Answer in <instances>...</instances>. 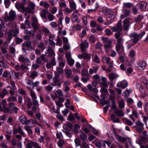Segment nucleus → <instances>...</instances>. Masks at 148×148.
Wrapping results in <instances>:
<instances>
[{
	"instance_id": "obj_1",
	"label": "nucleus",
	"mask_w": 148,
	"mask_h": 148,
	"mask_svg": "<svg viewBox=\"0 0 148 148\" xmlns=\"http://www.w3.org/2000/svg\"><path fill=\"white\" fill-rule=\"evenodd\" d=\"M16 16L15 11L11 10L9 12L8 15L5 13L4 16L3 17V18L5 22L8 21H12L15 19Z\"/></svg>"
},
{
	"instance_id": "obj_2",
	"label": "nucleus",
	"mask_w": 148,
	"mask_h": 148,
	"mask_svg": "<svg viewBox=\"0 0 148 148\" xmlns=\"http://www.w3.org/2000/svg\"><path fill=\"white\" fill-rule=\"evenodd\" d=\"M145 34V32H143L139 34H138L135 33H132L130 34V37L134 38L133 39V42L134 43H136L139 40L142 38Z\"/></svg>"
},
{
	"instance_id": "obj_3",
	"label": "nucleus",
	"mask_w": 148,
	"mask_h": 148,
	"mask_svg": "<svg viewBox=\"0 0 148 148\" xmlns=\"http://www.w3.org/2000/svg\"><path fill=\"white\" fill-rule=\"evenodd\" d=\"M32 19L33 22L31 23V25L35 30H38L40 25L38 23L37 18L36 17L33 16L32 17Z\"/></svg>"
},
{
	"instance_id": "obj_4",
	"label": "nucleus",
	"mask_w": 148,
	"mask_h": 148,
	"mask_svg": "<svg viewBox=\"0 0 148 148\" xmlns=\"http://www.w3.org/2000/svg\"><path fill=\"white\" fill-rule=\"evenodd\" d=\"M136 125L134 126V127H136L137 130L139 133H141L143 131L144 124L140 122L139 121H136Z\"/></svg>"
},
{
	"instance_id": "obj_5",
	"label": "nucleus",
	"mask_w": 148,
	"mask_h": 148,
	"mask_svg": "<svg viewBox=\"0 0 148 148\" xmlns=\"http://www.w3.org/2000/svg\"><path fill=\"white\" fill-rule=\"evenodd\" d=\"M28 5L26 8V12L28 13H32L34 9L35 5L33 2H30L28 3Z\"/></svg>"
},
{
	"instance_id": "obj_6",
	"label": "nucleus",
	"mask_w": 148,
	"mask_h": 148,
	"mask_svg": "<svg viewBox=\"0 0 148 148\" xmlns=\"http://www.w3.org/2000/svg\"><path fill=\"white\" fill-rule=\"evenodd\" d=\"M124 40L123 38L121 37V38L117 40V44L116 46V50H118L122 47H123V43Z\"/></svg>"
},
{
	"instance_id": "obj_7",
	"label": "nucleus",
	"mask_w": 148,
	"mask_h": 148,
	"mask_svg": "<svg viewBox=\"0 0 148 148\" xmlns=\"http://www.w3.org/2000/svg\"><path fill=\"white\" fill-rule=\"evenodd\" d=\"M122 12L123 14L121 15L120 17V18L121 19H124L130 15V11L125 8H123Z\"/></svg>"
},
{
	"instance_id": "obj_8",
	"label": "nucleus",
	"mask_w": 148,
	"mask_h": 148,
	"mask_svg": "<svg viewBox=\"0 0 148 148\" xmlns=\"http://www.w3.org/2000/svg\"><path fill=\"white\" fill-rule=\"evenodd\" d=\"M136 5L138 6V9H140L144 11L146 8L147 3L144 1H142L137 4Z\"/></svg>"
},
{
	"instance_id": "obj_9",
	"label": "nucleus",
	"mask_w": 148,
	"mask_h": 148,
	"mask_svg": "<svg viewBox=\"0 0 148 148\" xmlns=\"http://www.w3.org/2000/svg\"><path fill=\"white\" fill-rule=\"evenodd\" d=\"M88 47V43L86 40H85L80 45V47L81 51L83 52L85 51V49Z\"/></svg>"
},
{
	"instance_id": "obj_10",
	"label": "nucleus",
	"mask_w": 148,
	"mask_h": 148,
	"mask_svg": "<svg viewBox=\"0 0 148 148\" xmlns=\"http://www.w3.org/2000/svg\"><path fill=\"white\" fill-rule=\"evenodd\" d=\"M129 20L127 18H126L124 20L123 22V29L125 30H128L129 29L130 26L129 24Z\"/></svg>"
},
{
	"instance_id": "obj_11",
	"label": "nucleus",
	"mask_w": 148,
	"mask_h": 148,
	"mask_svg": "<svg viewBox=\"0 0 148 148\" xmlns=\"http://www.w3.org/2000/svg\"><path fill=\"white\" fill-rule=\"evenodd\" d=\"M146 64V63L145 61H140L138 62L136 66L139 69L141 68V70H143L145 68Z\"/></svg>"
},
{
	"instance_id": "obj_12",
	"label": "nucleus",
	"mask_w": 148,
	"mask_h": 148,
	"mask_svg": "<svg viewBox=\"0 0 148 148\" xmlns=\"http://www.w3.org/2000/svg\"><path fill=\"white\" fill-rule=\"evenodd\" d=\"M19 60L22 62L28 63V65H30L31 62L30 60L27 58H24L23 56L20 55L19 58Z\"/></svg>"
},
{
	"instance_id": "obj_13",
	"label": "nucleus",
	"mask_w": 148,
	"mask_h": 148,
	"mask_svg": "<svg viewBox=\"0 0 148 148\" xmlns=\"http://www.w3.org/2000/svg\"><path fill=\"white\" fill-rule=\"evenodd\" d=\"M114 113L117 116H123L124 115V113L122 110H114Z\"/></svg>"
},
{
	"instance_id": "obj_14",
	"label": "nucleus",
	"mask_w": 148,
	"mask_h": 148,
	"mask_svg": "<svg viewBox=\"0 0 148 148\" xmlns=\"http://www.w3.org/2000/svg\"><path fill=\"white\" fill-rule=\"evenodd\" d=\"M27 119L26 117L24 116H20L19 118V122L23 125L26 124L27 125Z\"/></svg>"
},
{
	"instance_id": "obj_15",
	"label": "nucleus",
	"mask_w": 148,
	"mask_h": 148,
	"mask_svg": "<svg viewBox=\"0 0 148 148\" xmlns=\"http://www.w3.org/2000/svg\"><path fill=\"white\" fill-rule=\"evenodd\" d=\"M53 82L52 83V85L53 86H57L60 87L61 85V84L60 83V81L58 79L55 78H53Z\"/></svg>"
},
{
	"instance_id": "obj_16",
	"label": "nucleus",
	"mask_w": 148,
	"mask_h": 148,
	"mask_svg": "<svg viewBox=\"0 0 148 148\" xmlns=\"http://www.w3.org/2000/svg\"><path fill=\"white\" fill-rule=\"evenodd\" d=\"M99 68V66L92 67V68L90 69L89 70V73L90 74H92L94 73H96Z\"/></svg>"
},
{
	"instance_id": "obj_17",
	"label": "nucleus",
	"mask_w": 148,
	"mask_h": 148,
	"mask_svg": "<svg viewBox=\"0 0 148 148\" xmlns=\"http://www.w3.org/2000/svg\"><path fill=\"white\" fill-rule=\"evenodd\" d=\"M115 136L116 138L119 142H123L125 141L126 140V138L123 137L116 134H115Z\"/></svg>"
},
{
	"instance_id": "obj_18",
	"label": "nucleus",
	"mask_w": 148,
	"mask_h": 148,
	"mask_svg": "<svg viewBox=\"0 0 148 148\" xmlns=\"http://www.w3.org/2000/svg\"><path fill=\"white\" fill-rule=\"evenodd\" d=\"M40 16L42 18H45L46 17V14L49 13V11L47 9L42 10L41 11Z\"/></svg>"
},
{
	"instance_id": "obj_19",
	"label": "nucleus",
	"mask_w": 148,
	"mask_h": 148,
	"mask_svg": "<svg viewBox=\"0 0 148 148\" xmlns=\"http://www.w3.org/2000/svg\"><path fill=\"white\" fill-rule=\"evenodd\" d=\"M37 123L36 121L33 119H30L27 121V125L29 127L34 126Z\"/></svg>"
},
{
	"instance_id": "obj_20",
	"label": "nucleus",
	"mask_w": 148,
	"mask_h": 148,
	"mask_svg": "<svg viewBox=\"0 0 148 148\" xmlns=\"http://www.w3.org/2000/svg\"><path fill=\"white\" fill-rule=\"evenodd\" d=\"M118 76L119 75L115 73H112L109 75V78L110 81L112 82L114 79H116Z\"/></svg>"
},
{
	"instance_id": "obj_21",
	"label": "nucleus",
	"mask_w": 148,
	"mask_h": 148,
	"mask_svg": "<svg viewBox=\"0 0 148 148\" xmlns=\"http://www.w3.org/2000/svg\"><path fill=\"white\" fill-rule=\"evenodd\" d=\"M121 25L122 24L121 21H119L117 24L116 25V29L117 30V32H120L123 29Z\"/></svg>"
},
{
	"instance_id": "obj_22",
	"label": "nucleus",
	"mask_w": 148,
	"mask_h": 148,
	"mask_svg": "<svg viewBox=\"0 0 148 148\" xmlns=\"http://www.w3.org/2000/svg\"><path fill=\"white\" fill-rule=\"evenodd\" d=\"M58 59L59 60L58 63L59 66L63 68L65 66V61L63 60L61 57H59L58 58Z\"/></svg>"
},
{
	"instance_id": "obj_23",
	"label": "nucleus",
	"mask_w": 148,
	"mask_h": 148,
	"mask_svg": "<svg viewBox=\"0 0 148 148\" xmlns=\"http://www.w3.org/2000/svg\"><path fill=\"white\" fill-rule=\"evenodd\" d=\"M140 81L141 82L145 84L146 88L148 89V80L145 77H142L140 78Z\"/></svg>"
},
{
	"instance_id": "obj_24",
	"label": "nucleus",
	"mask_w": 148,
	"mask_h": 148,
	"mask_svg": "<svg viewBox=\"0 0 148 148\" xmlns=\"http://www.w3.org/2000/svg\"><path fill=\"white\" fill-rule=\"evenodd\" d=\"M32 145L34 147L36 146V142H34L32 140H30L26 145V148H32Z\"/></svg>"
},
{
	"instance_id": "obj_25",
	"label": "nucleus",
	"mask_w": 148,
	"mask_h": 148,
	"mask_svg": "<svg viewBox=\"0 0 148 148\" xmlns=\"http://www.w3.org/2000/svg\"><path fill=\"white\" fill-rule=\"evenodd\" d=\"M19 27L16 26L14 30L12 31L11 33V34L13 36H16L19 33Z\"/></svg>"
},
{
	"instance_id": "obj_26",
	"label": "nucleus",
	"mask_w": 148,
	"mask_h": 148,
	"mask_svg": "<svg viewBox=\"0 0 148 148\" xmlns=\"http://www.w3.org/2000/svg\"><path fill=\"white\" fill-rule=\"evenodd\" d=\"M105 103L106 104V106L104 107L103 111L104 113H106L108 110V108L110 106V103L107 101H105Z\"/></svg>"
},
{
	"instance_id": "obj_27",
	"label": "nucleus",
	"mask_w": 148,
	"mask_h": 148,
	"mask_svg": "<svg viewBox=\"0 0 148 148\" xmlns=\"http://www.w3.org/2000/svg\"><path fill=\"white\" fill-rule=\"evenodd\" d=\"M143 18V16L142 15H139L134 18L135 21L136 23L140 22Z\"/></svg>"
},
{
	"instance_id": "obj_28",
	"label": "nucleus",
	"mask_w": 148,
	"mask_h": 148,
	"mask_svg": "<svg viewBox=\"0 0 148 148\" xmlns=\"http://www.w3.org/2000/svg\"><path fill=\"white\" fill-rule=\"evenodd\" d=\"M58 3L60 8H61L62 9L63 8H65L66 7V2L65 0L59 1Z\"/></svg>"
},
{
	"instance_id": "obj_29",
	"label": "nucleus",
	"mask_w": 148,
	"mask_h": 148,
	"mask_svg": "<svg viewBox=\"0 0 148 148\" xmlns=\"http://www.w3.org/2000/svg\"><path fill=\"white\" fill-rule=\"evenodd\" d=\"M40 5L47 8H49L50 6V5L48 3L42 1L40 2Z\"/></svg>"
},
{
	"instance_id": "obj_30",
	"label": "nucleus",
	"mask_w": 148,
	"mask_h": 148,
	"mask_svg": "<svg viewBox=\"0 0 148 148\" xmlns=\"http://www.w3.org/2000/svg\"><path fill=\"white\" fill-rule=\"evenodd\" d=\"M8 94V92L5 89H4L2 92L0 93V96L1 98H3L5 96Z\"/></svg>"
},
{
	"instance_id": "obj_31",
	"label": "nucleus",
	"mask_w": 148,
	"mask_h": 148,
	"mask_svg": "<svg viewBox=\"0 0 148 148\" xmlns=\"http://www.w3.org/2000/svg\"><path fill=\"white\" fill-rule=\"evenodd\" d=\"M65 73L66 75V77L67 78H72V72L71 70L67 69L66 70Z\"/></svg>"
},
{
	"instance_id": "obj_32",
	"label": "nucleus",
	"mask_w": 148,
	"mask_h": 148,
	"mask_svg": "<svg viewBox=\"0 0 148 148\" xmlns=\"http://www.w3.org/2000/svg\"><path fill=\"white\" fill-rule=\"evenodd\" d=\"M69 6L72 10H76L77 6L74 1L69 3Z\"/></svg>"
},
{
	"instance_id": "obj_33",
	"label": "nucleus",
	"mask_w": 148,
	"mask_h": 148,
	"mask_svg": "<svg viewBox=\"0 0 148 148\" xmlns=\"http://www.w3.org/2000/svg\"><path fill=\"white\" fill-rule=\"evenodd\" d=\"M81 74L83 76H87L88 74V71L85 69H82L81 70Z\"/></svg>"
},
{
	"instance_id": "obj_34",
	"label": "nucleus",
	"mask_w": 148,
	"mask_h": 148,
	"mask_svg": "<svg viewBox=\"0 0 148 148\" xmlns=\"http://www.w3.org/2000/svg\"><path fill=\"white\" fill-rule=\"evenodd\" d=\"M102 61L103 62H106L107 64L109 63L110 62V59L108 57L103 56L102 57Z\"/></svg>"
},
{
	"instance_id": "obj_35",
	"label": "nucleus",
	"mask_w": 148,
	"mask_h": 148,
	"mask_svg": "<svg viewBox=\"0 0 148 148\" xmlns=\"http://www.w3.org/2000/svg\"><path fill=\"white\" fill-rule=\"evenodd\" d=\"M74 142L75 144V146L76 147H78L79 146H81V145H80L81 143V141L79 138H76L74 140Z\"/></svg>"
},
{
	"instance_id": "obj_36",
	"label": "nucleus",
	"mask_w": 148,
	"mask_h": 148,
	"mask_svg": "<svg viewBox=\"0 0 148 148\" xmlns=\"http://www.w3.org/2000/svg\"><path fill=\"white\" fill-rule=\"evenodd\" d=\"M38 75L37 72L36 71H34L31 73L29 77L34 79L36 77L38 76Z\"/></svg>"
},
{
	"instance_id": "obj_37",
	"label": "nucleus",
	"mask_w": 148,
	"mask_h": 148,
	"mask_svg": "<svg viewBox=\"0 0 148 148\" xmlns=\"http://www.w3.org/2000/svg\"><path fill=\"white\" fill-rule=\"evenodd\" d=\"M112 42L111 40L109 41V42H107L106 43H105L104 45V47L106 49H107L110 48Z\"/></svg>"
},
{
	"instance_id": "obj_38",
	"label": "nucleus",
	"mask_w": 148,
	"mask_h": 148,
	"mask_svg": "<svg viewBox=\"0 0 148 148\" xmlns=\"http://www.w3.org/2000/svg\"><path fill=\"white\" fill-rule=\"evenodd\" d=\"M124 7L123 8H130L133 6V4L130 3H123Z\"/></svg>"
},
{
	"instance_id": "obj_39",
	"label": "nucleus",
	"mask_w": 148,
	"mask_h": 148,
	"mask_svg": "<svg viewBox=\"0 0 148 148\" xmlns=\"http://www.w3.org/2000/svg\"><path fill=\"white\" fill-rule=\"evenodd\" d=\"M56 44L57 45H59L60 46H61L62 45V41L60 38L58 36L57 37Z\"/></svg>"
},
{
	"instance_id": "obj_40",
	"label": "nucleus",
	"mask_w": 148,
	"mask_h": 148,
	"mask_svg": "<svg viewBox=\"0 0 148 148\" xmlns=\"http://www.w3.org/2000/svg\"><path fill=\"white\" fill-rule=\"evenodd\" d=\"M132 92V90H125L124 92V94L125 95L124 97L126 98H127L129 94L130 93Z\"/></svg>"
},
{
	"instance_id": "obj_41",
	"label": "nucleus",
	"mask_w": 148,
	"mask_h": 148,
	"mask_svg": "<svg viewBox=\"0 0 148 148\" xmlns=\"http://www.w3.org/2000/svg\"><path fill=\"white\" fill-rule=\"evenodd\" d=\"M78 13H77V12H73L71 17V21L73 20L74 19L77 17L78 16Z\"/></svg>"
},
{
	"instance_id": "obj_42",
	"label": "nucleus",
	"mask_w": 148,
	"mask_h": 148,
	"mask_svg": "<svg viewBox=\"0 0 148 148\" xmlns=\"http://www.w3.org/2000/svg\"><path fill=\"white\" fill-rule=\"evenodd\" d=\"M30 95L32 97V100H33L36 99L37 98V97L34 91L33 90H31L30 91Z\"/></svg>"
},
{
	"instance_id": "obj_43",
	"label": "nucleus",
	"mask_w": 148,
	"mask_h": 148,
	"mask_svg": "<svg viewBox=\"0 0 148 148\" xmlns=\"http://www.w3.org/2000/svg\"><path fill=\"white\" fill-rule=\"evenodd\" d=\"M7 100L9 102H10L11 101H16L17 99L16 97L11 96L8 98Z\"/></svg>"
},
{
	"instance_id": "obj_44",
	"label": "nucleus",
	"mask_w": 148,
	"mask_h": 148,
	"mask_svg": "<svg viewBox=\"0 0 148 148\" xmlns=\"http://www.w3.org/2000/svg\"><path fill=\"white\" fill-rule=\"evenodd\" d=\"M99 8L98 5V3L96 2V3L95 4V8L94 9H89L88 10H87V12L89 13H92L93 12V11H95V10L97 9V8Z\"/></svg>"
},
{
	"instance_id": "obj_45",
	"label": "nucleus",
	"mask_w": 148,
	"mask_h": 148,
	"mask_svg": "<svg viewBox=\"0 0 148 148\" xmlns=\"http://www.w3.org/2000/svg\"><path fill=\"white\" fill-rule=\"evenodd\" d=\"M119 55H121L124 53V49L123 47H121L119 50H116Z\"/></svg>"
},
{
	"instance_id": "obj_46",
	"label": "nucleus",
	"mask_w": 148,
	"mask_h": 148,
	"mask_svg": "<svg viewBox=\"0 0 148 148\" xmlns=\"http://www.w3.org/2000/svg\"><path fill=\"white\" fill-rule=\"evenodd\" d=\"M81 132L82 133V134L79 135L80 138L82 140H85L87 138V135L84 133L82 131Z\"/></svg>"
},
{
	"instance_id": "obj_47",
	"label": "nucleus",
	"mask_w": 148,
	"mask_h": 148,
	"mask_svg": "<svg viewBox=\"0 0 148 148\" xmlns=\"http://www.w3.org/2000/svg\"><path fill=\"white\" fill-rule=\"evenodd\" d=\"M23 45L28 48H29L31 46V42L30 41H28L26 42H25Z\"/></svg>"
},
{
	"instance_id": "obj_48",
	"label": "nucleus",
	"mask_w": 148,
	"mask_h": 148,
	"mask_svg": "<svg viewBox=\"0 0 148 148\" xmlns=\"http://www.w3.org/2000/svg\"><path fill=\"white\" fill-rule=\"evenodd\" d=\"M101 38L103 41V43H106L107 42H109V41L111 40L110 39H109L107 37H104L103 36H102L101 37Z\"/></svg>"
},
{
	"instance_id": "obj_49",
	"label": "nucleus",
	"mask_w": 148,
	"mask_h": 148,
	"mask_svg": "<svg viewBox=\"0 0 148 148\" xmlns=\"http://www.w3.org/2000/svg\"><path fill=\"white\" fill-rule=\"evenodd\" d=\"M26 83L27 84H28L29 86V87L28 86L27 88L29 89H30V86L32 85V84L33 83V81L31 79H26Z\"/></svg>"
},
{
	"instance_id": "obj_50",
	"label": "nucleus",
	"mask_w": 148,
	"mask_h": 148,
	"mask_svg": "<svg viewBox=\"0 0 148 148\" xmlns=\"http://www.w3.org/2000/svg\"><path fill=\"white\" fill-rule=\"evenodd\" d=\"M25 32L27 34L31 35L32 37L34 36L35 35V34L34 33L33 31H29L28 30H26L25 31Z\"/></svg>"
},
{
	"instance_id": "obj_51",
	"label": "nucleus",
	"mask_w": 148,
	"mask_h": 148,
	"mask_svg": "<svg viewBox=\"0 0 148 148\" xmlns=\"http://www.w3.org/2000/svg\"><path fill=\"white\" fill-rule=\"evenodd\" d=\"M124 102L123 100H121L119 101V107L120 108H123L125 107Z\"/></svg>"
},
{
	"instance_id": "obj_52",
	"label": "nucleus",
	"mask_w": 148,
	"mask_h": 148,
	"mask_svg": "<svg viewBox=\"0 0 148 148\" xmlns=\"http://www.w3.org/2000/svg\"><path fill=\"white\" fill-rule=\"evenodd\" d=\"M75 28H76V29L77 31L80 30L82 28V26L79 24H77L76 25H74L72 27V28L74 29Z\"/></svg>"
},
{
	"instance_id": "obj_53",
	"label": "nucleus",
	"mask_w": 148,
	"mask_h": 148,
	"mask_svg": "<svg viewBox=\"0 0 148 148\" xmlns=\"http://www.w3.org/2000/svg\"><path fill=\"white\" fill-rule=\"evenodd\" d=\"M89 40L90 42L92 43L95 42L96 41L95 38L93 35H91L89 38Z\"/></svg>"
},
{
	"instance_id": "obj_54",
	"label": "nucleus",
	"mask_w": 148,
	"mask_h": 148,
	"mask_svg": "<svg viewBox=\"0 0 148 148\" xmlns=\"http://www.w3.org/2000/svg\"><path fill=\"white\" fill-rule=\"evenodd\" d=\"M48 14L47 18L49 21H53L54 18V16L49 12Z\"/></svg>"
},
{
	"instance_id": "obj_55",
	"label": "nucleus",
	"mask_w": 148,
	"mask_h": 148,
	"mask_svg": "<svg viewBox=\"0 0 148 148\" xmlns=\"http://www.w3.org/2000/svg\"><path fill=\"white\" fill-rule=\"evenodd\" d=\"M106 34L108 36H110L112 34V32L109 29H106L105 30Z\"/></svg>"
},
{
	"instance_id": "obj_56",
	"label": "nucleus",
	"mask_w": 148,
	"mask_h": 148,
	"mask_svg": "<svg viewBox=\"0 0 148 148\" xmlns=\"http://www.w3.org/2000/svg\"><path fill=\"white\" fill-rule=\"evenodd\" d=\"M90 148L88 144L85 142L82 143V146H81V148Z\"/></svg>"
},
{
	"instance_id": "obj_57",
	"label": "nucleus",
	"mask_w": 148,
	"mask_h": 148,
	"mask_svg": "<svg viewBox=\"0 0 148 148\" xmlns=\"http://www.w3.org/2000/svg\"><path fill=\"white\" fill-rule=\"evenodd\" d=\"M68 64L70 66L73 65L74 63V60L72 58L67 60Z\"/></svg>"
},
{
	"instance_id": "obj_58",
	"label": "nucleus",
	"mask_w": 148,
	"mask_h": 148,
	"mask_svg": "<svg viewBox=\"0 0 148 148\" xmlns=\"http://www.w3.org/2000/svg\"><path fill=\"white\" fill-rule=\"evenodd\" d=\"M64 141L61 139H60L58 141V146L60 147L61 148L64 144Z\"/></svg>"
},
{
	"instance_id": "obj_59",
	"label": "nucleus",
	"mask_w": 148,
	"mask_h": 148,
	"mask_svg": "<svg viewBox=\"0 0 148 148\" xmlns=\"http://www.w3.org/2000/svg\"><path fill=\"white\" fill-rule=\"evenodd\" d=\"M9 49L10 50V52L11 53L14 54L15 53L16 51V50L14 47L11 46H10Z\"/></svg>"
},
{
	"instance_id": "obj_60",
	"label": "nucleus",
	"mask_w": 148,
	"mask_h": 148,
	"mask_svg": "<svg viewBox=\"0 0 148 148\" xmlns=\"http://www.w3.org/2000/svg\"><path fill=\"white\" fill-rule=\"evenodd\" d=\"M4 2L6 8H8L9 6L11 3L10 0H4Z\"/></svg>"
},
{
	"instance_id": "obj_61",
	"label": "nucleus",
	"mask_w": 148,
	"mask_h": 148,
	"mask_svg": "<svg viewBox=\"0 0 148 148\" xmlns=\"http://www.w3.org/2000/svg\"><path fill=\"white\" fill-rule=\"evenodd\" d=\"M48 52L50 56H53L55 54L54 50L51 48L48 49Z\"/></svg>"
},
{
	"instance_id": "obj_62",
	"label": "nucleus",
	"mask_w": 148,
	"mask_h": 148,
	"mask_svg": "<svg viewBox=\"0 0 148 148\" xmlns=\"http://www.w3.org/2000/svg\"><path fill=\"white\" fill-rule=\"evenodd\" d=\"M139 90L140 92L142 93H145V96H146L147 95V94L145 93V89L143 86H142L141 88H140Z\"/></svg>"
},
{
	"instance_id": "obj_63",
	"label": "nucleus",
	"mask_w": 148,
	"mask_h": 148,
	"mask_svg": "<svg viewBox=\"0 0 148 148\" xmlns=\"http://www.w3.org/2000/svg\"><path fill=\"white\" fill-rule=\"evenodd\" d=\"M56 71L59 73L62 74L63 72V69L62 68L57 67L56 68Z\"/></svg>"
},
{
	"instance_id": "obj_64",
	"label": "nucleus",
	"mask_w": 148,
	"mask_h": 148,
	"mask_svg": "<svg viewBox=\"0 0 148 148\" xmlns=\"http://www.w3.org/2000/svg\"><path fill=\"white\" fill-rule=\"evenodd\" d=\"M103 142L104 143L107 144L108 146H110L111 144L112 141L108 139L106 140H104Z\"/></svg>"
}]
</instances>
